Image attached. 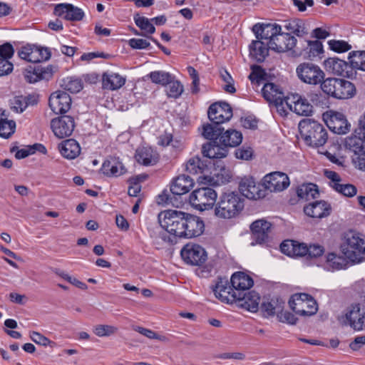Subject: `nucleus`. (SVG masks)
I'll return each instance as SVG.
<instances>
[{"label":"nucleus","instance_id":"obj_1","mask_svg":"<svg viewBox=\"0 0 365 365\" xmlns=\"http://www.w3.org/2000/svg\"><path fill=\"white\" fill-rule=\"evenodd\" d=\"M210 163L207 160H203L199 156L190 158L185 163V170L191 175H200L197 178V181L202 184H213L215 182L225 183L230 182L232 178L231 173L229 170L224 167L220 171L215 170L214 175L217 177V180L209 176L211 173Z\"/></svg>","mask_w":365,"mask_h":365},{"label":"nucleus","instance_id":"obj_2","mask_svg":"<svg viewBox=\"0 0 365 365\" xmlns=\"http://www.w3.org/2000/svg\"><path fill=\"white\" fill-rule=\"evenodd\" d=\"M245 207L244 199L237 191L227 190L217 198L214 215L221 220H230L237 217Z\"/></svg>","mask_w":365,"mask_h":365},{"label":"nucleus","instance_id":"obj_3","mask_svg":"<svg viewBox=\"0 0 365 365\" xmlns=\"http://www.w3.org/2000/svg\"><path fill=\"white\" fill-rule=\"evenodd\" d=\"M302 138L306 144L312 147H319L327 140V132L319 122L312 119H304L299 123Z\"/></svg>","mask_w":365,"mask_h":365},{"label":"nucleus","instance_id":"obj_4","mask_svg":"<svg viewBox=\"0 0 365 365\" xmlns=\"http://www.w3.org/2000/svg\"><path fill=\"white\" fill-rule=\"evenodd\" d=\"M340 249L346 258L353 262H360L361 255L365 254V237L357 233L349 232L344 235Z\"/></svg>","mask_w":365,"mask_h":365},{"label":"nucleus","instance_id":"obj_5","mask_svg":"<svg viewBox=\"0 0 365 365\" xmlns=\"http://www.w3.org/2000/svg\"><path fill=\"white\" fill-rule=\"evenodd\" d=\"M217 195L216 191L210 187L195 189L189 197V201L195 209L204 211L215 207Z\"/></svg>","mask_w":365,"mask_h":365},{"label":"nucleus","instance_id":"obj_6","mask_svg":"<svg viewBox=\"0 0 365 365\" xmlns=\"http://www.w3.org/2000/svg\"><path fill=\"white\" fill-rule=\"evenodd\" d=\"M289 305L293 312L302 316L313 315L318 310L316 300L305 293L293 294L289 301Z\"/></svg>","mask_w":365,"mask_h":365},{"label":"nucleus","instance_id":"obj_7","mask_svg":"<svg viewBox=\"0 0 365 365\" xmlns=\"http://www.w3.org/2000/svg\"><path fill=\"white\" fill-rule=\"evenodd\" d=\"M296 72L302 81L311 85L319 84L324 80L325 76L319 66L312 63L299 64L296 69Z\"/></svg>","mask_w":365,"mask_h":365},{"label":"nucleus","instance_id":"obj_8","mask_svg":"<svg viewBox=\"0 0 365 365\" xmlns=\"http://www.w3.org/2000/svg\"><path fill=\"white\" fill-rule=\"evenodd\" d=\"M162 215L163 218H160V223L162 229H165V230H162L159 232L160 237L165 242H170V239L167 236V233L176 235L182 212L170 210L164 212Z\"/></svg>","mask_w":365,"mask_h":365},{"label":"nucleus","instance_id":"obj_9","mask_svg":"<svg viewBox=\"0 0 365 365\" xmlns=\"http://www.w3.org/2000/svg\"><path fill=\"white\" fill-rule=\"evenodd\" d=\"M182 259L189 264L200 266L207 260V252L199 245L188 243L180 251Z\"/></svg>","mask_w":365,"mask_h":365},{"label":"nucleus","instance_id":"obj_10","mask_svg":"<svg viewBox=\"0 0 365 365\" xmlns=\"http://www.w3.org/2000/svg\"><path fill=\"white\" fill-rule=\"evenodd\" d=\"M328 128L335 133L345 134L349 131L350 124L342 113L330 110L324 115Z\"/></svg>","mask_w":365,"mask_h":365},{"label":"nucleus","instance_id":"obj_11","mask_svg":"<svg viewBox=\"0 0 365 365\" xmlns=\"http://www.w3.org/2000/svg\"><path fill=\"white\" fill-rule=\"evenodd\" d=\"M51 128L54 135L58 138L70 136L75 128L74 118L70 115H62L53 118L51 122Z\"/></svg>","mask_w":365,"mask_h":365},{"label":"nucleus","instance_id":"obj_12","mask_svg":"<svg viewBox=\"0 0 365 365\" xmlns=\"http://www.w3.org/2000/svg\"><path fill=\"white\" fill-rule=\"evenodd\" d=\"M207 114L209 119L213 123L222 124L231 119L232 110L227 103H215L210 106Z\"/></svg>","mask_w":365,"mask_h":365},{"label":"nucleus","instance_id":"obj_13","mask_svg":"<svg viewBox=\"0 0 365 365\" xmlns=\"http://www.w3.org/2000/svg\"><path fill=\"white\" fill-rule=\"evenodd\" d=\"M325 176L330 180V186L344 196L351 197L356 195V187L349 183H343L339 175L332 170H324Z\"/></svg>","mask_w":365,"mask_h":365},{"label":"nucleus","instance_id":"obj_14","mask_svg":"<svg viewBox=\"0 0 365 365\" xmlns=\"http://www.w3.org/2000/svg\"><path fill=\"white\" fill-rule=\"evenodd\" d=\"M342 318L344 323L354 330L360 331L365 328V309H361L358 304L350 306Z\"/></svg>","mask_w":365,"mask_h":365},{"label":"nucleus","instance_id":"obj_15","mask_svg":"<svg viewBox=\"0 0 365 365\" xmlns=\"http://www.w3.org/2000/svg\"><path fill=\"white\" fill-rule=\"evenodd\" d=\"M263 184L270 192H281L289 187L290 182L287 174L273 172L264 177Z\"/></svg>","mask_w":365,"mask_h":365},{"label":"nucleus","instance_id":"obj_16","mask_svg":"<svg viewBox=\"0 0 365 365\" xmlns=\"http://www.w3.org/2000/svg\"><path fill=\"white\" fill-rule=\"evenodd\" d=\"M71 105V98L66 91H57L50 96L49 106L56 114L66 113Z\"/></svg>","mask_w":365,"mask_h":365},{"label":"nucleus","instance_id":"obj_17","mask_svg":"<svg viewBox=\"0 0 365 365\" xmlns=\"http://www.w3.org/2000/svg\"><path fill=\"white\" fill-rule=\"evenodd\" d=\"M297 39L288 33L279 31L271 42H267L269 48L277 52L291 50L296 45Z\"/></svg>","mask_w":365,"mask_h":365},{"label":"nucleus","instance_id":"obj_18","mask_svg":"<svg viewBox=\"0 0 365 365\" xmlns=\"http://www.w3.org/2000/svg\"><path fill=\"white\" fill-rule=\"evenodd\" d=\"M250 228L253 240L251 242L252 245H261L267 241L268 234L271 228L270 222L264 220H256L252 223Z\"/></svg>","mask_w":365,"mask_h":365},{"label":"nucleus","instance_id":"obj_19","mask_svg":"<svg viewBox=\"0 0 365 365\" xmlns=\"http://www.w3.org/2000/svg\"><path fill=\"white\" fill-rule=\"evenodd\" d=\"M331 211L330 204L324 200L315 201L304 207V213L314 218L326 217L330 215Z\"/></svg>","mask_w":365,"mask_h":365},{"label":"nucleus","instance_id":"obj_20","mask_svg":"<svg viewBox=\"0 0 365 365\" xmlns=\"http://www.w3.org/2000/svg\"><path fill=\"white\" fill-rule=\"evenodd\" d=\"M282 28L277 24H256L252 27L256 38L260 40H266L271 42L276 34L281 31Z\"/></svg>","mask_w":365,"mask_h":365},{"label":"nucleus","instance_id":"obj_21","mask_svg":"<svg viewBox=\"0 0 365 365\" xmlns=\"http://www.w3.org/2000/svg\"><path fill=\"white\" fill-rule=\"evenodd\" d=\"M204 222L200 217L187 213L184 238L200 236L204 231Z\"/></svg>","mask_w":365,"mask_h":365},{"label":"nucleus","instance_id":"obj_22","mask_svg":"<svg viewBox=\"0 0 365 365\" xmlns=\"http://www.w3.org/2000/svg\"><path fill=\"white\" fill-rule=\"evenodd\" d=\"M56 16L68 21H80L84 13L81 9L71 4H58L54 9Z\"/></svg>","mask_w":365,"mask_h":365},{"label":"nucleus","instance_id":"obj_23","mask_svg":"<svg viewBox=\"0 0 365 365\" xmlns=\"http://www.w3.org/2000/svg\"><path fill=\"white\" fill-rule=\"evenodd\" d=\"M215 297L223 302L228 303L231 298L237 299V294L227 280L220 279L213 289Z\"/></svg>","mask_w":365,"mask_h":365},{"label":"nucleus","instance_id":"obj_24","mask_svg":"<svg viewBox=\"0 0 365 365\" xmlns=\"http://www.w3.org/2000/svg\"><path fill=\"white\" fill-rule=\"evenodd\" d=\"M282 253L289 257H302L307 255L308 246L294 240H284L280 245Z\"/></svg>","mask_w":365,"mask_h":365},{"label":"nucleus","instance_id":"obj_25","mask_svg":"<svg viewBox=\"0 0 365 365\" xmlns=\"http://www.w3.org/2000/svg\"><path fill=\"white\" fill-rule=\"evenodd\" d=\"M239 189L241 194L248 199L256 200L261 197L259 187L252 177L243 178L240 182Z\"/></svg>","mask_w":365,"mask_h":365},{"label":"nucleus","instance_id":"obj_26","mask_svg":"<svg viewBox=\"0 0 365 365\" xmlns=\"http://www.w3.org/2000/svg\"><path fill=\"white\" fill-rule=\"evenodd\" d=\"M102 173L109 177H117L126 171L122 162L118 158L110 157L106 159L101 168Z\"/></svg>","mask_w":365,"mask_h":365},{"label":"nucleus","instance_id":"obj_27","mask_svg":"<svg viewBox=\"0 0 365 365\" xmlns=\"http://www.w3.org/2000/svg\"><path fill=\"white\" fill-rule=\"evenodd\" d=\"M202 153L204 157L210 159H220L225 158L227 150L219 141H210L202 145Z\"/></svg>","mask_w":365,"mask_h":365},{"label":"nucleus","instance_id":"obj_28","mask_svg":"<svg viewBox=\"0 0 365 365\" xmlns=\"http://www.w3.org/2000/svg\"><path fill=\"white\" fill-rule=\"evenodd\" d=\"M136 160L146 166L153 165L158 161V153L150 147L142 146L135 151Z\"/></svg>","mask_w":365,"mask_h":365},{"label":"nucleus","instance_id":"obj_29","mask_svg":"<svg viewBox=\"0 0 365 365\" xmlns=\"http://www.w3.org/2000/svg\"><path fill=\"white\" fill-rule=\"evenodd\" d=\"M194 185L193 180L188 175L177 177L171 184L170 192L173 195H182L188 192Z\"/></svg>","mask_w":365,"mask_h":365},{"label":"nucleus","instance_id":"obj_30","mask_svg":"<svg viewBox=\"0 0 365 365\" xmlns=\"http://www.w3.org/2000/svg\"><path fill=\"white\" fill-rule=\"evenodd\" d=\"M346 147L359 155H365V138L361 134V130L346 138Z\"/></svg>","mask_w":365,"mask_h":365},{"label":"nucleus","instance_id":"obj_31","mask_svg":"<svg viewBox=\"0 0 365 365\" xmlns=\"http://www.w3.org/2000/svg\"><path fill=\"white\" fill-rule=\"evenodd\" d=\"M290 103H292V111L299 115H309L312 112V106L307 99L298 94L290 96Z\"/></svg>","mask_w":365,"mask_h":365},{"label":"nucleus","instance_id":"obj_32","mask_svg":"<svg viewBox=\"0 0 365 365\" xmlns=\"http://www.w3.org/2000/svg\"><path fill=\"white\" fill-rule=\"evenodd\" d=\"M231 284L234 290L245 291L251 288L253 285V279L244 272H238L231 277Z\"/></svg>","mask_w":365,"mask_h":365},{"label":"nucleus","instance_id":"obj_33","mask_svg":"<svg viewBox=\"0 0 365 365\" xmlns=\"http://www.w3.org/2000/svg\"><path fill=\"white\" fill-rule=\"evenodd\" d=\"M103 87L106 89L114 91L121 88L125 83V78L118 73L106 72L102 77Z\"/></svg>","mask_w":365,"mask_h":365},{"label":"nucleus","instance_id":"obj_34","mask_svg":"<svg viewBox=\"0 0 365 365\" xmlns=\"http://www.w3.org/2000/svg\"><path fill=\"white\" fill-rule=\"evenodd\" d=\"M61 154L67 159H74L81 153V148L78 143L74 139H68L63 141L58 145Z\"/></svg>","mask_w":365,"mask_h":365},{"label":"nucleus","instance_id":"obj_35","mask_svg":"<svg viewBox=\"0 0 365 365\" xmlns=\"http://www.w3.org/2000/svg\"><path fill=\"white\" fill-rule=\"evenodd\" d=\"M336 86V91L333 94V97L336 98L347 99L353 97L355 94V87L349 81L339 78Z\"/></svg>","mask_w":365,"mask_h":365},{"label":"nucleus","instance_id":"obj_36","mask_svg":"<svg viewBox=\"0 0 365 365\" xmlns=\"http://www.w3.org/2000/svg\"><path fill=\"white\" fill-rule=\"evenodd\" d=\"M324 67L329 73L336 76H344L348 64L338 58H329L324 61Z\"/></svg>","mask_w":365,"mask_h":365},{"label":"nucleus","instance_id":"obj_37","mask_svg":"<svg viewBox=\"0 0 365 365\" xmlns=\"http://www.w3.org/2000/svg\"><path fill=\"white\" fill-rule=\"evenodd\" d=\"M237 299L242 301L241 305L250 312H256L259 309L260 297L259 294L255 291L249 292L243 297H241L239 293Z\"/></svg>","mask_w":365,"mask_h":365},{"label":"nucleus","instance_id":"obj_38","mask_svg":"<svg viewBox=\"0 0 365 365\" xmlns=\"http://www.w3.org/2000/svg\"><path fill=\"white\" fill-rule=\"evenodd\" d=\"M269 46L260 40L252 41L250 45V54L257 61H263L268 55Z\"/></svg>","mask_w":365,"mask_h":365},{"label":"nucleus","instance_id":"obj_39","mask_svg":"<svg viewBox=\"0 0 365 365\" xmlns=\"http://www.w3.org/2000/svg\"><path fill=\"white\" fill-rule=\"evenodd\" d=\"M242 140V135L240 132L235 130H227L222 134L219 142L225 148L235 147L240 145Z\"/></svg>","mask_w":365,"mask_h":365},{"label":"nucleus","instance_id":"obj_40","mask_svg":"<svg viewBox=\"0 0 365 365\" xmlns=\"http://www.w3.org/2000/svg\"><path fill=\"white\" fill-rule=\"evenodd\" d=\"M36 100L33 96H15L10 100L11 108L16 113H22L29 105H34Z\"/></svg>","mask_w":365,"mask_h":365},{"label":"nucleus","instance_id":"obj_41","mask_svg":"<svg viewBox=\"0 0 365 365\" xmlns=\"http://www.w3.org/2000/svg\"><path fill=\"white\" fill-rule=\"evenodd\" d=\"M347 258L336 255L334 252L327 255V268L329 270H339L346 269L348 264Z\"/></svg>","mask_w":365,"mask_h":365},{"label":"nucleus","instance_id":"obj_42","mask_svg":"<svg viewBox=\"0 0 365 365\" xmlns=\"http://www.w3.org/2000/svg\"><path fill=\"white\" fill-rule=\"evenodd\" d=\"M16 129V123L12 120H8L4 111L0 110V136L9 138Z\"/></svg>","mask_w":365,"mask_h":365},{"label":"nucleus","instance_id":"obj_43","mask_svg":"<svg viewBox=\"0 0 365 365\" xmlns=\"http://www.w3.org/2000/svg\"><path fill=\"white\" fill-rule=\"evenodd\" d=\"M262 93L264 99L272 103L276 101L278 97H283V92L280 88L272 83H267L263 86Z\"/></svg>","mask_w":365,"mask_h":365},{"label":"nucleus","instance_id":"obj_44","mask_svg":"<svg viewBox=\"0 0 365 365\" xmlns=\"http://www.w3.org/2000/svg\"><path fill=\"white\" fill-rule=\"evenodd\" d=\"M319 195L318 187L313 183L303 184L297 189L298 197L305 201L317 198Z\"/></svg>","mask_w":365,"mask_h":365},{"label":"nucleus","instance_id":"obj_45","mask_svg":"<svg viewBox=\"0 0 365 365\" xmlns=\"http://www.w3.org/2000/svg\"><path fill=\"white\" fill-rule=\"evenodd\" d=\"M134 21L137 26L142 31L141 36L150 39L151 37L150 36L155 31V28L153 26L151 19L137 14L134 16Z\"/></svg>","mask_w":365,"mask_h":365},{"label":"nucleus","instance_id":"obj_46","mask_svg":"<svg viewBox=\"0 0 365 365\" xmlns=\"http://www.w3.org/2000/svg\"><path fill=\"white\" fill-rule=\"evenodd\" d=\"M284 26L290 34L297 36H303L308 34L305 24L301 19H294L286 21Z\"/></svg>","mask_w":365,"mask_h":365},{"label":"nucleus","instance_id":"obj_47","mask_svg":"<svg viewBox=\"0 0 365 365\" xmlns=\"http://www.w3.org/2000/svg\"><path fill=\"white\" fill-rule=\"evenodd\" d=\"M282 302L278 299H267L262 303L261 309L266 317L273 316L282 311Z\"/></svg>","mask_w":365,"mask_h":365},{"label":"nucleus","instance_id":"obj_48","mask_svg":"<svg viewBox=\"0 0 365 365\" xmlns=\"http://www.w3.org/2000/svg\"><path fill=\"white\" fill-rule=\"evenodd\" d=\"M223 128L220 124H207L203 125L202 135L211 141H219L220 137L222 134Z\"/></svg>","mask_w":365,"mask_h":365},{"label":"nucleus","instance_id":"obj_49","mask_svg":"<svg viewBox=\"0 0 365 365\" xmlns=\"http://www.w3.org/2000/svg\"><path fill=\"white\" fill-rule=\"evenodd\" d=\"M349 63L353 68L365 71V51H351L349 53Z\"/></svg>","mask_w":365,"mask_h":365},{"label":"nucleus","instance_id":"obj_50","mask_svg":"<svg viewBox=\"0 0 365 365\" xmlns=\"http://www.w3.org/2000/svg\"><path fill=\"white\" fill-rule=\"evenodd\" d=\"M277 111L282 116L287 115L289 111H292V103H290V96L278 98L273 103Z\"/></svg>","mask_w":365,"mask_h":365},{"label":"nucleus","instance_id":"obj_51","mask_svg":"<svg viewBox=\"0 0 365 365\" xmlns=\"http://www.w3.org/2000/svg\"><path fill=\"white\" fill-rule=\"evenodd\" d=\"M149 77L153 83L166 86L171 81L173 76L168 72L163 71H155L149 73Z\"/></svg>","mask_w":365,"mask_h":365},{"label":"nucleus","instance_id":"obj_52","mask_svg":"<svg viewBox=\"0 0 365 365\" xmlns=\"http://www.w3.org/2000/svg\"><path fill=\"white\" fill-rule=\"evenodd\" d=\"M167 86L166 93L169 98H178L184 91L182 84L179 81L175 80L174 76L171 78L170 82Z\"/></svg>","mask_w":365,"mask_h":365},{"label":"nucleus","instance_id":"obj_53","mask_svg":"<svg viewBox=\"0 0 365 365\" xmlns=\"http://www.w3.org/2000/svg\"><path fill=\"white\" fill-rule=\"evenodd\" d=\"M305 53L304 56L307 58H314L322 53H323V45L319 41H307V48L304 50Z\"/></svg>","mask_w":365,"mask_h":365},{"label":"nucleus","instance_id":"obj_54","mask_svg":"<svg viewBox=\"0 0 365 365\" xmlns=\"http://www.w3.org/2000/svg\"><path fill=\"white\" fill-rule=\"evenodd\" d=\"M36 46L28 45L24 46L19 51V56L21 59L26 60L29 62L37 63L36 56Z\"/></svg>","mask_w":365,"mask_h":365},{"label":"nucleus","instance_id":"obj_55","mask_svg":"<svg viewBox=\"0 0 365 365\" xmlns=\"http://www.w3.org/2000/svg\"><path fill=\"white\" fill-rule=\"evenodd\" d=\"M328 45L331 51L336 53H344L351 48V46L348 42L343 40H329Z\"/></svg>","mask_w":365,"mask_h":365},{"label":"nucleus","instance_id":"obj_56","mask_svg":"<svg viewBox=\"0 0 365 365\" xmlns=\"http://www.w3.org/2000/svg\"><path fill=\"white\" fill-rule=\"evenodd\" d=\"M64 88L71 93H76L83 88V84L80 79L76 78H67L63 81Z\"/></svg>","mask_w":365,"mask_h":365},{"label":"nucleus","instance_id":"obj_57","mask_svg":"<svg viewBox=\"0 0 365 365\" xmlns=\"http://www.w3.org/2000/svg\"><path fill=\"white\" fill-rule=\"evenodd\" d=\"M339 78H328L324 79L321 83L322 90L327 94L333 96L334 93L336 91L335 87L337 84Z\"/></svg>","mask_w":365,"mask_h":365},{"label":"nucleus","instance_id":"obj_58","mask_svg":"<svg viewBox=\"0 0 365 365\" xmlns=\"http://www.w3.org/2000/svg\"><path fill=\"white\" fill-rule=\"evenodd\" d=\"M117 331V328L110 325H97L93 328L94 334L99 336H108Z\"/></svg>","mask_w":365,"mask_h":365},{"label":"nucleus","instance_id":"obj_59","mask_svg":"<svg viewBox=\"0 0 365 365\" xmlns=\"http://www.w3.org/2000/svg\"><path fill=\"white\" fill-rule=\"evenodd\" d=\"M220 76L222 81L226 83L224 86V89L226 92L230 93H234L236 90L234 86V80L231 75L225 69L220 70Z\"/></svg>","mask_w":365,"mask_h":365},{"label":"nucleus","instance_id":"obj_60","mask_svg":"<svg viewBox=\"0 0 365 365\" xmlns=\"http://www.w3.org/2000/svg\"><path fill=\"white\" fill-rule=\"evenodd\" d=\"M133 329V330L138 331V333L141 334L142 335L146 336L148 339L165 341L166 338L165 336L158 334L156 332L153 331L151 329L138 326H134Z\"/></svg>","mask_w":365,"mask_h":365},{"label":"nucleus","instance_id":"obj_61","mask_svg":"<svg viewBox=\"0 0 365 365\" xmlns=\"http://www.w3.org/2000/svg\"><path fill=\"white\" fill-rule=\"evenodd\" d=\"M264 75L265 72L260 66H255L252 67V72L249 76V78L252 83L260 84L264 81Z\"/></svg>","mask_w":365,"mask_h":365},{"label":"nucleus","instance_id":"obj_62","mask_svg":"<svg viewBox=\"0 0 365 365\" xmlns=\"http://www.w3.org/2000/svg\"><path fill=\"white\" fill-rule=\"evenodd\" d=\"M46 77V71L34 70V72L28 71L25 75V78L29 83H36L41 78Z\"/></svg>","mask_w":365,"mask_h":365},{"label":"nucleus","instance_id":"obj_63","mask_svg":"<svg viewBox=\"0 0 365 365\" xmlns=\"http://www.w3.org/2000/svg\"><path fill=\"white\" fill-rule=\"evenodd\" d=\"M253 150L251 148H241L235 150V157L237 159L249 160L252 158Z\"/></svg>","mask_w":365,"mask_h":365},{"label":"nucleus","instance_id":"obj_64","mask_svg":"<svg viewBox=\"0 0 365 365\" xmlns=\"http://www.w3.org/2000/svg\"><path fill=\"white\" fill-rule=\"evenodd\" d=\"M324 252V248L323 246L318 244L309 245L307 255L310 257H318L322 255Z\"/></svg>","mask_w":365,"mask_h":365}]
</instances>
